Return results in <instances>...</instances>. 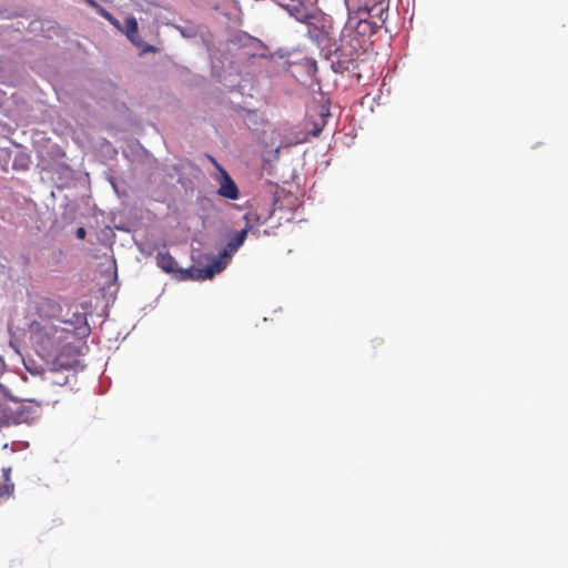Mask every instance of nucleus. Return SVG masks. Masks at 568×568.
Returning <instances> with one entry per match:
<instances>
[{
  "label": "nucleus",
  "mask_w": 568,
  "mask_h": 568,
  "mask_svg": "<svg viewBox=\"0 0 568 568\" xmlns=\"http://www.w3.org/2000/svg\"><path fill=\"white\" fill-rule=\"evenodd\" d=\"M251 216H252V214H251V213H247V214H245L244 219H245L246 221H251Z\"/></svg>",
  "instance_id": "16"
},
{
  "label": "nucleus",
  "mask_w": 568,
  "mask_h": 568,
  "mask_svg": "<svg viewBox=\"0 0 568 568\" xmlns=\"http://www.w3.org/2000/svg\"><path fill=\"white\" fill-rule=\"evenodd\" d=\"M211 163L215 166L219 174H222V171H226L213 156H209Z\"/></svg>",
  "instance_id": "9"
},
{
  "label": "nucleus",
  "mask_w": 568,
  "mask_h": 568,
  "mask_svg": "<svg viewBox=\"0 0 568 568\" xmlns=\"http://www.w3.org/2000/svg\"><path fill=\"white\" fill-rule=\"evenodd\" d=\"M110 22L118 29H121L120 22L114 17L110 20Z\"/></svg>",
  "instance_id": "12"
},
{
  "label": "nucleus",
  "mask_w": 568,
  "mask_h": 568,
  "mask_svg": "<svg viewBox=\"0 0 568 568\" xmlns=\"http://www.w3.org/2000/svg\"><path fill=\"white\" fill-rule=\"evenodd\" d=\"M156 265L169 274H175L181 281L186 280H207L214 274L222 271L223 266L220 261H215L211 266L204 268L191 267L179 268L175 258L169 252H159L155 256Z\"/></svg>",
  "instance_id": "2"
},
{
  "label": "nucleus",
  "mask_w": 568,
  "mask_h": 568,
  "mask_svg": "<svg viewBox=\"0 0 568 568\" xmlns=\"http://www.w3.org/2000/svg\"><path fill=\"white\" fill-rule=\"evenodd\" d=\"M29 329L33 342L48 354L55 353L73 335L71 329L58 326L49 318L33 321Z\"/></svg>",
  "instance_id": "1"
},
{
  "label": "nucleus",
  "mask_w": 568,
  "mask_h": 568,
  "mask_svg": "<svg viewBox=\"0 0 568 568\" xmlns=\"http://www.w3.org/2000/svg\"><path fill=\"white\" fill-rule=\"evenodd\" d=\"M85 234H87V232L83 227H79L75 232L77 237L81 239V240H83L85 237Z\"/></svg>",
  "instance_id": "10"
},
{
  "label": "nucleus",
  "mask_w": 568,
  "mask_h": 568,
  "mask_svg": "<svg viewBox=\"0 0 568 568\" xmlns=\"http://www.w3.org/2000/svg\"><path fill=\"white\" fill-rule=\"evenodd\" d=\"M312 37H314V38H318V37H320V33H315V34H313Z\"/></svg>",
  "instance_id": "17"
},
{
  "label": "nucleus",
  "mask_w": 568,
  "mask_h": 568,
  "mask_svg": "<svg viewBox=\"0 0 568 568\" xmlns=\"http://www.w3.org/2000/svg\"><path fill=\"white\" fill-rule=\"evenodd\" d=\"M215 180L219 182L217 194L224 199L237 200L240 197V190L226 171L217 174Z\"/></svg>",
  "instance_id": "4"
},
{
  "label": "nucleus",
  "mask_w": 568,
  "mask_h": 568,
  "mask_svg": "<svg viewBox=\"0 0 568 568\" xmlns=\"http://www.w3.org/2000/svg\"><path fill=\"white\" fill-rule=\"evenodd\" d=\"M113 16L110 12H105V19L110 22Z\"/></svg>",
  "instance_id": "14"
},
{
  "label": "nucleus",
  "mask_w": 568,
  "mask_h": 568,
  "mask_svg": "<svg viewBox=\"0 0 568 568\" xmlns=\"http://www.w3.org/2000/svg\"><path fill=\"white\" fill-rule=\"evenodd\" d=\"M376 10H378L377 12V17L378 19L381 20L382 23H384L386 21V16H387V9L383 8V7H379L377 8Z\"/></svg>",
  "instance_id": "8"
},
{
  "label": "nucleus",
  "mask_w": 568,
  "mask_h": 568,
  "mask_svg": "<svg viewBox=\"0 0 568 568\" xmlns=\"http://www.w3.org/2000/svg\"><path fill=\"white\" fill-rule=\"evenodd\" d=\"M296 13H293L294 17L298 20V21H304V20H308V19H314V17L303 12L301 9L298 8H294Z\"/></svg>",
  "instance_id": "7"
},
{
  "label": "nucleus",
  "mask_w": 568,
  "mask_h": 568,
  "mask_svg": "<svg viewBox=\"0 0 568 568\" xmlns=\"http://www.w3.org/2000/svg\"><path fill=\"white\" fill-rule=\"evenodd\" d=\"M376 9H377V7H376V6H374V7H372V8L369 9L371 17H374V13H372V12H374Z\"/></svg>",
  "instance_id": "15"
},
{
  "label": "nucleus",
  "mask_w": 568,
  "mask_h": 568,
  "mask_svg": "<svg viewBox=\"0 0 568 568\" xmlns=\"http://www.w3.org/2000/svg\"><path fill=\"white\" fill-rule=\"evenodd\" d=\"M128 39L138 48L141 49V54L149 52L155 53L158 49L152 44H145V42L139 36V27L135 18L131 17L125 19L123 28H121Z\"/></svg>",
  "instance_id": "3"
},
{
  "label": "nucleus",
  "mask_w": 568,
  "mask_h": 568,
  "mask_svg": "<svg viewBox=\"0 0 568 568\" xmlns=\"http://www.w3.org/2000/svg\"><path fill=\"white\" fill-rule=\"evenodd\" d=\"M90 7H98L97 1L94 0H84Z\"/></svg>",
  "instance_id": "13"
},
{
  "label": "nucleus",
  "mask_w": 568,
  "mask_h": 568,
  "mask_svg": "<svg viewBox=\"0 0 568 568\" xmlns=\"http://www.w3.org/2000/svg\"><path fill=\"white\" fill-rule=\"evenodd\" d=\"M250 226H246L242 231L237 232L226 244L223 252L221 253L222 257H229L236 252V250L244 243L246 239V234Z\"/></svg>",
  "instance_id": "5"
},
{
  "label": "nucleus",
  "mask_w": 568,
  "mask_h": 568,
  "mask_svg": "<svg viewBox=\"0 0 568 568\" xmlns=\"http://www.w3.org/2000/svg\"><path fill=\"white\" fill-rule=\"evenodd\" d=\"M98 12L103 17L105 18V12H108L104 8H102L100 4H98V7H94Z\"/></svg>",
  "instance_id": "11"
},
{
  "label": "nucleus",
  "mask_w": 568,
  "mask_h": 568,
  "mask_svg": "<svg viewBox=\"0 0 568 568\" xmlns=\"http://www.w3.org/2000/svg\"><path fill=\"white\" fill-rule=\"evenodd\" d=\"M10 468L2 469V477L0 478V500L2 498H9L14 491V484L10 478Z\"/></svg>",
  "instance_id": "6"
}]
</instances>
